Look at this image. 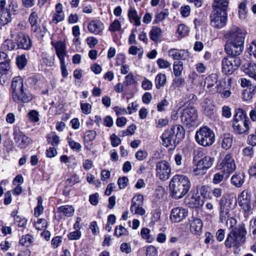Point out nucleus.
Here are the masks:
<instances>
[{"instance_id":"20","label":"nucleus","mask_w":256,"mask_h":256,"mask_svg":"<svg viewBox=\"0 0 256 256\" xmlns=\"http://www.w3.org/2000/svg\"><path fill=\"white\" fill-rule=\"evenodd\" d=\"M188 214V210L182 207H176L172 208L170 212V219L175 222H180L185 218Z\"/></svg>"},{"instance_id":"34","label":"nucleus","mask_w":256,"mask_h":256,"mask_svg":"<svg viewBox=\"0 0 256 256\" xmlns=\"http://www.w3.org/2000/svg\"><path fill=\"white\" fill-rule=\"evenodd\" d=\"M168 130L174 131V136L178 140L177 143L184 138L185 130L184 128L180 124L173 126L170 128H168Z\"/></svg>"},{"instance_id":"16","label":"nucleus","mask_w":256,"mask_h":256,"mask_svg":"<svg viewBox=\"0 0 256 256\" xmlns=\"http://www.w3.org/2000/svg\"><path fill=\"white\" fill-rule=\"evenodd\" d=\"M232 80L228 78L220 80V81L219 86H217V88L215 89V93H218L220 96L222 98H227L230 96L232 92L230 90L232 87Z\"/></svg>"},{"instance_id":"42","label":"nucleus","mask_w":256,"mask_h":256,"mask_svg":"<svg viewBox=\"0 0 256 256\" xmlns=\"http://www.w3.org/2000/svg\"><path fill=\"white\" fill-rule=\"evenodd\" d=\"M230 208H220V221L222 223L226 222V220L230 216Z\"/></svg>"},{"instance_id":"43","label":"nucleus","mask_w":256,"mask_h":256,"mask_svg":"<svg viewBox=\"0 0 256 256\" xmlns=\"http://www.w3.org/2000/svg\"><path fill=\"white\" fill-rule=\"evenodd\" d=\"M142 238L146 240L147 242H151L154 238L150 234V230L147 228H143L140 232Z\"/></svg>"},{"instance_id":"23","label":"nucleus","mask_w":256,"mask_h":256,"mask_svg":"<svg viewBox=\"0 0 256 256\" xmlns=\"http://www.w3.org/2000/svg\"><path fill=\"white\" fill-rule=\"evenodd\" d=\"M190 230L195 235L200 236L202 233L203 223L202 221L194 217H191L189 220Z\"/></svg>"},{"instance_id":"22","label":"nucleus","mask_w":256,"mask_h":256,"mask_svg":"<svg viewBox=\"0 0 256 256\" xmlns=\"http://www.w3.org/2000/svg\"><path fill=\"white\" fill-rule=\"evenodd\" d=\"M244 44L231 42H228L226 44L224 50L228 56H237L240 55L243 50Z\"/></svg>"},{"instance_id":"27","label":"nucleus","mask_w":256,"mask_h":256,"mask_svg":"<svg viewBox=\"0 0 256 256\" xmlns=\"http://www.w3.org/2000/svg\"><path fill=\"white\" fill-rule=\"evenodd\" d=\"M244 72L250 78L256 80V64L252 62H246L242 65Z\"/></svg>"},{"instance_id":"46","label":"nucleus","mask_w":256,"mask_h":256,"mask_svg":"<svg viewBox=\"0 0 256 256\" xmlns=\"http://www.w3.org/2000/svg\"><path fill=\"white\" fill-rule=\"evenodd\" d=\"M246 2L245 1L240 2L238 6V14L240 19H244L246 16Z\"/></svg>"},{"instance_id":"32","label":"nucleus","mask_w":256,"mask_h":256,"mask_svg":"<svg viewBox=\"0 0 256 256\" xmlns=\"http://www.w3.org/2000/svg\"><path fill=\"white\" fill-rule=\"evenodd\" d=\"M62 6L58 3L56 6V12L52 14V22L57 24L62 21L64 18V14L62 11Z\"/></svg>"},{"instance_id":"38","label":"nucleus","mask_w":256,"mask_h":256,"mask_svg":"<svg viewBox=\"0 0 256 256\" xmlns=\"http://www.w3.org/2000/svg\"><path fill=\"white\" fill-rule=\"evenodd\" d=\"M162 32L160 28L158 26H153L150 32V38L155 42H158L160 38Z\"/></svg>"},{"instance_id":"14","label":"nucleus","mask_w":256,"mask_h":256,"mask_svg":"<svg viewBox=\"0 0 256 256\" xmlns=\"http://www.w3.org/2000/svg\"><path fill=\"white\" fill-rule=\"evenodd\" d=\"M13 136L16 146L20 148H26L32 142L31 138L21 132L18 128H14Z\"/></svg>"},{"instance_id":"60","label":"nucleus","mask_w":256,"mask_h":256,"mask_svg":"<svg viewBox=\"0 0 256 256\" xmlns=\"http://www.w3.org/2000/svg\"><path fill=\"white\" fill-rule=\"evenodd\" d=\"M82 234L80 230H75L70 232L68 235V237L70 240H78L80 238Z\"/></svg>"},{"instance_id":"33","label":"nucleus","mask_w":256,"mask_h":256,"mask_svg":"<svg viewBox=\"0 0 256 256\" xmlns=\"http://www.w3.org/2000/svg\"><path fill=\"white\" fill-rule=\"evenodd\" d=\"M202 104L203 113L208 116L212 117L214 109V105L212 100L206 99Z\"/></svg>"},{"instance_id":"52","label":"nucleus","mask_w":256,"mask_h":256,"mask_svg":"<svg viewBox=\"0 0 256 256\" xmlns=\"http://www.w3.org/2000/svg\"><path fill=\"white\" fill-rule=\"evenodd\" d=\"M33 237L30 234L23 236L20 240V243L24 246H28L32 242Z\"/></svg>"},{"instance_id":"55","label":"nucleus","mask_w":256,"mask_h":256,"mask_svg":"<svg viewBox=\"0 0 256 256\" xmlns=\"http://www.w3.org/2000/svg\"><path fill=\"white\" fill-rule=\"evenodd\" d=\"M232 138L230 136L224 137L222 142V146L226 149H229L232 146Z\"/></svg>"},{"instance_id":"15","label":"nucleus","mask_w":256,"mask_h":256,"mask_svg":"<svg viewBox=\"0 0 256 256\" xmlns=\"http://www.w3.org/2000/svg\"><path fill=\"white\" fill-rule=\"evenodd\" d=\"M238 203L240 206L245 212L252 210V194L248 190H244L238 196Z\"/></svg>"},{"instance_id":"41","label":"nucleus","mask_w":256,"mask_h":256,"mask_svg":"<svg viewBox=\"0 0 256 256\" xmlns=\"http://www.w3.org/2000/svg\"><path fill=\"white\" fill-rule=\"evenodd\" d=\"M183 62L181 61L175 62L174 64L173 70L174 73L176 76H179L182 74L183 70Z\"/></svg>"},{"instance_id":"13","label":"nucleus","mask_w":256,"mask_h":256,"mask_svg":"<svg viewBox=\"0 0 256 256\" xmlns=\"http://www.w3.org/2000/svg\"><path fill=\"white\" fill-rule=\"evenodd\" d=\"M28 21L31 26L32 31L38 36L43 38L46 33V29L44 26L41 28L40 26L38 24L40 20L38 14L36 12H32L30 14Z\"/></svg>"},{"instance_id":"61","label":"nucleus","mask_w":256,"mask_h":256,"mask_svg":"<svg viewBox=\"0 0 256 256\" xmlns=\"http://www.w3.org/2000/svg\"><path fill=\"white\" fill-rule=\"evenodd\" d=\"M121 26L120 22L118 20H115L112 23L109 27V30L111 32H116L120 30Z\"/></svg>"},{"instance_id":"4","label":"nucleus","mask_w":256,"mask_h":256,"mask_svg":"<svg viewBox=\"0 0 256 256\" xmlns=\"http://www.w3.org/2000/svg\"><path fill=\"white\" fill-rule=\"evenodd\" d=\"M250 123L244 110L242 108L237 109L232 124L234 131L238 134H248Z\"/></svg>"},{"instance_id":"57","label":"nucleus","mask_w":256,"mask_h":256,"mask_svg":"<svg viewBox=\"0 0 256 256\" xmlns=\"http://www.w3.org/2000/svg\"><path fill=\"white\" fill-rule=\"evenodd\" d=\"M35 227L38 230H42L44 228H46L47 226V222L45 219H39L35 223Z\"/></svg>"},{"instance_id":"51","label":"nucleus","mask_w":256,"mask_h":256,"mask_svg":"<svg viewBox=\"0 0 256 256\" xmlns=\"http://www.w3.org/2000/svg\"><path fill=\"white\" fill-rule=\"evenodd\" d=\"M67 142L72 150L76 152H79L81 150L82 146L80 144L76 142L72 138L68 137Z\"/></svg>"},{"instance_id":"53","label":"nucleus","mask_w":256,"mask_h":256,"mask_svg":"<svg viewBox=\"0 0 256 256\" xmlns=\"http://www.w3.org/2000/svg\"><path fill=\"white\" fill-rule=\"evenodd\" d=\"M114 234L118 237H120L122 236H128V232L125 228L120 225L116 227Z\"/></svg>"},{"instance_id":"8","label":"nucleus","mask_w":256,"mask_h":256,"mask_svg":"<svg viewBox=\"0 0 256 256\" xmlns=\"http://www.w3.org/2000/svg\"><path fill=\"white\" fill-rule=\"evenodd\" d=\"M10 36L16 42L17 49L28 50L32 48V41L30 36L24 32H20L14 34L11 31Z\"/></svg>"},{"instance_id":"30","label":"nucleus","mask_w":256,"mask_h":256,"mask_svg":"<svg viewBox=\"0 0 256 256\" xmlns=\"http://www.w3.org/2000/svg\"><path fill=\"white\" fill-rule=\"evenodd\" d=\"M245 177V174L243 172H236L232 176L230 182L236 188H240L244 182Z\"/></svg>"},{"instance_id":"39","label":"nucleus","mask_w":256,"mask_h":256,"mask_svg":"<svg viewBox=\"0 0 256 256\" xmlns=\"http://www.w3.org/2000/svg\"><path fill=\"white\" fill-rule=\"evenodd\" d=\"M204 204L203 200L198 196H192L190 199L188 204L190 207L196 208L202 206Z\"/></svg>"},{"instance_id":"35","label":"nucleus","mask_w":256,"mask_h":256,"mask_svg":"<svg viewBox=\"0 0 256 256\" xmlns=\"http://www.w3.org/2000/svg\"><path fill=\"white\" fill-rule=\"evenodd\" d=\"M128 15L130 22H134L136 26L140 25V17L138 16L137 12L135 9L130 8L128 10Z\"/></svg>"},{"instance_id":"29","label":"nucleus","mask_w":256,"mask_h":256,"mask_svg":"<svg viewBox=\"0 0 256 256\" xmlns=\"http://www.w3.org/2000/svg\"><path fill=\"white\" fill-rule=\"evenodd\" d=\"M96 134V132L94 130L85 132L84 136V142L86 148L90 150L92 148V142L95 140Z\"/></svg>"},{"instance_id":"21","label":"nucleus","mask_w":256,"mask_h":256,"mask_svg":"<svg viewBox=\"0 0 256 256\" xmlns=\"http://www.w3.org/2000/svg\"><path fill=\"white\" fill-rule=\"evenodd\" d=\"M6 0H0V24L5 25L12 20L10 10L6 6Z\"/></svg>"},{"instance_id":"25","label":"nucleus","mask_w":256,"mask_h":256,"mask_svg":"<svg viewBox=\"0 0 256 256\" xmlns=\"http://www.w3.org/2000/svg\"><path fill=\"white\" fill-rule=\"evenodd\" d=\"M51 44L54 48L56 54L60 60H64V57L66 54V43L62 40L57 42L52 41Z\"/></svg>"},{"instance_id":"3","label":"nucleus","mask_w":256,"mask_h":256,"mask_svg":"<svg viewBox=\"0 0 256 256\" xmlns=\"http://www.w3.org/2000/svg\"><path fill=\"white\" fill-rule=\"evenodd\" d=\"M231 230L224 242V245L228 248L236 246L242 244L246 240V231L244 225L237 226H231Z\"/></svg>"},{"instance_id":"44","label":"nucleus","mask_w":256,"mask_h":256,"mask_svg":"<svg viewBox=\"0 0 256 256\" xmlns=\"http://www.w3.org/2000/svg\"><path fill=\"white\" fill-rule=\"evenodd\" d=\"M38 204L34 208V216L36 217L39 216L44 211V208L42 206V198L41 196H39L37 198Z\"/></svg>"},{"instance_id":"50","label":"nucleus","mask_w":256,"mask_h":256,"mask_svg":"<svg viewBox=\"0 0 256 256\" xmlns=\"http://www.w3.org/2000/svg\"><path fill=\"white\" fill-rule=\"evenodd\" d=\"M16 64L20 69L24 68L27 64V60L25 54H22L17 56Z\"/></svg>"},{"instance_id":"56","label":"nucleus","mask_w":256,"mask_h":256,"mask_svg":"<svg viewBox=\"0 0 256 256\" xmlns=\"http://www.w3.org/2000/svg\"><path fill=\"white\" fill-rule=\"evenodd\" d=\"M254 90H251V88L250 90H244L242 94V98L244 100H250L254 94L253 92Z\"/></svg>"},{"instance_id":"28","label":"nucleus","mask_w":256,"mask_h":256,"mask_svg":"<svg viewBox=\"0 0 256 256\" xmlns=\"http://www.w3.org/2000/svg\"><path fill=\"white\" fill-rule=\"evenodd\" d=\"M88 28L91 33L98 34L102 32L104 26L100 20H94L90 22Z\"/></svg>"},{"instance_id":"9","label":"nucleus","mask_w":256,"mask_h":256,"mask_svg":"<svg viewBox=\"0 0 256 256\" xmlns=\"http://www.w3.org/2000/svg\"><path fill=\"white\" fill-rule=\"evenodd\" d=\"M198 118V111L194 107L189 106L184 108L181 112L182 122L188 128L194 126Z\"/></svg>"},{"instance_id":"48","label":"nucleus","mask_w":256,"mask_h":256,"mask_svg":"<svg viewBox=\"0 0 256 256\" xmlns=\"http://www.w3.org/2000/svg\"><path fill=\"white\" fill-rule=\"evenodd\" d=\"M12 216H14V222L18 226L25 228L26 225L27 220L24 218L20 217L18 216H15L14 212L12 214Z\"/></svg>"},{"instance_id":"54","label":"nucleus","mask_w":256,"mask_h":256,"mask_svg":"<svg viewBox=\"0 0 256 256\" xmlns=\"http://www.w3.org/2000/svg\"><path fill=\"white\" fill-rule=\"evenodd\" d=\"M28 118L30 122H36L39 120L38 112L36 110H32L28 113Z\"/></svg>"},{"instance_id":"24","label":"nucleus","mask_w":256,"mask_h":256,"mask_svg":"<svg viewBox=\"0 0 256 256\" xmlns=\"http://www.w3.org/2000/svg\"><path fill=\"white\" fill-rule=\"evenodd\" d=\"M174 132L172 130H168V129L164 132L162 136V144L164 146L166 147L170 146H176L177 140L174 138Z\"/></svg>"},{"instance_id":"1","label":"nucleus","mask_w":256,"mask_h":256,"mask_svg":"<svg viewBox=\"0 0 256 256\" xmlns=\"http://www.w3.org/2000/svg\"><path fill=\"white\" fill-rule=\"evenodd\" d=\"M11 94L12 100L18 104L28 103L33 98L28 85L24 84L23 78L20 76H15L12 78Z\"/></svg>"},{"instance_id":"62","label":"nucleus","mask_w":256,"mask_h":256,"mask_svg":"<svg viewBox=\"0 0 256 256\" xmlns=\"http://www.w3.org/2000/svg\"><path fill=\"white\" fill-rule=\"evenodd\" d=\"M8 10H10V12L14 14H16L18 12V4L16 2L12 1L8 4Z\"/></svg>"},{"instance_id":"59","label":"nucleus","mask_w":256,"mask_h":256,"mask_svg":"<svg viewBox=\"0 0 256 256\" xmlns=\"http://www.w3.org/2000/svg\"><path fill=\"white\" fill-rule=\"evenodd\" d=\"M169 105V102L166 99L162 100L157 104V109L159 112H162L166 110V107Z\"/></svg>"},{"instance_id":"17","label":"nucleus","mask_w":256,"mask_h":256,"mask_svg":"<svg viewBox=\"0 0 256 256\" xmlns=\"http://www.w3.org/2000/svg\"><path fill=\"white\" fill-rule=\"evenodd\" d=\"M144 197L142 194H138L134 196L132 199V205L130 211L133 214L143 216L146 211L142 208L144 204Z\"/></svg>"},{"instance_id":"36","label":"nucleus","mask_w":256,"mask_h":256,"mask_svg":"<svg viewBox=\"0 0 256 256\" xmlns=\"http://www.w3.org/2000/svg\"><path fill=\"white\" fill-rule=\"evenodd\" d=\"M58 212L67 217H70L74 214V210L72 206L66 205L60 206Z\"/></svg>"},{"instance_id":"26","label":"nucleus","mask_w":256,"mask_h":256,"mask_svg":"<svg viewBox=\"0 0 256 256\" xmlns=\"http://www.w3.org/2000/svg\"><path fill=\"white\" fill-rule=\"evenodd\" d=\"M229 2V0H214L213 12L227 14Z\"/></svg>"},{"instance_id":"18","label":"nucleus","mask_w":256,"mask_h":256,"mask_svg":"<svg viewBox=\"0 0 256 256\" xmlns=\"http://www.w3.org/2000/svg\"><path fill=\"white\" fill-rule=\"evenodd\" d=\"M228 14L213 12L210 15V24L216 28H221L226 24Z\"/></svg>"},{"instance_id":"6","label":"nucleus","mask_w":256,"mask_h":256,"mask_svg":"<svg viewBox=\"0 0 256 256\" xmlns=\"http://www.w3.org/2000/svg\"><path fill=\"white\" fill-rule=\"evenodd\" d=\"M193 162L194 166L192 170V173L196 176H202L212 166L214 159L209 156H206L200 160H198L196 155L194 156Z\"/></svg>"},{"instance_id":"64","label":"nucleus","mask_w":256,"mask_h":256,"mask_svg":"<svg viewBox=\"0 0 256 256\" xmlns=\"http://www.w3.org/2000/svg\"><path fill=\"white\" fill-rule=\"evenodd\" d=\"M148 156V152L146 150H138L135 154L136 158L138 160L145 159Z\"/></svg>"},{"instance_id":"37","label":"nucleus","mask_w":256,"mask_h":256,"mask_svg":"<svg viewBox=\"0 0 256 256\" xmlns=\"http://www.w3.org/2000/svg\"><path fill=\"white\" fill-rule=\"evenodd\" d=\"M16 46V42L14 40V38L6 39L4 41L1 46V48L4 51L6 50H13Z\"/></svg>"},{"instance_id":"49","label":"nucleus","mask_w":256,"mask_h":256,"mask_svg":"<svg viewBox=\"0 0 256 256\" xmlns=\"http://www.w3.org/2000/svg\"><path fill=\"white\" fill-rule=\"evenodd\" d=\"M136 84V77L132 73H130L126 76L124 84L125 86L134 85Z\"/></svg>"},{"instance_id":"12","label":"nucleus","mask_w":256,"mask_h":256,"mask_svg":"<svg viewBox=\"0 0 256 256\" xmlns=\"http://www.w3.org/2000/svg\"><path fill=\"white\" fill-rule=\"evenodd\" d=\"M244 32L237 26H232L226 33L225 37L228 41L240 44H244Z\"/></svg>"},{"instance_id":"40","label":"nucleus","mask_w":256,"mask_h":256,"mask_svg":"<svg viewBox=\"0 0 256 256\" xmlns=\"http://www.w3.org/2000/svg\"><path fill=\"white\" fill-rule=\"evenodd\" d=\"M166 80V76L163 74H158L155 78V85L158 89H160L161 87L164 86Z\"/></svg>"},{"instance_id":"11","label":"nucleus","mask_w":256,"mask_h":256,"mask_svg":"<svg viewBox=\"0 0 256 256\" xmlns=\"http://www.w3.org/2000/svg\"><path fill=\"white\" fill-rule=\"evenodd\" d=\"M156 176L160 180H168L171 174V168L170 164L166 160H162L156 164Z\"/></svg>"},{"instance_id":"58","label":"nucleus","mask_w":256,"mask_h":256,"mask_svg":"<svg viewBox=\"0 0 256 256\" xmlns=\"http://www.w3.org/2000/svg\"><path fill=\"white\" fill-rule=\"evenodd\" d=\"M226 178V175L224 173L221 174L220 172L216 173L213 176L212 182L214 184H218L222 181L224 178Z\"/></svg>"},{"instance_id":"19","label":"nucleus","mask_w":256,"mask_h":256,"mask_svg":"<svg viewBox=\"0 0 256 256\" xmlns=\"http://www.w3.org/2000/svg\"><path fill=\"white\" fill-rule=\"evenodd\" d=\"M218 76L216 74H212L206 78L204 86L210 92L214 94V90L217 88V86H219L220 80H218Z\"/></svg>"},{"instance_id":"5","label":"nucleus","mask_w":256,"mask_h":256,"mask_svg":"<svg viewBox=\"0 0 256 256\" xmlns=\"http://www.w3.org/2000/svg\"><path fill=\"white\" fill-rule=\"evenodd\" d=\"M195 138L199 144L204 146H208L212 145L214 142L215 134L208 126H204L196 132Z\"/></svg>"},{"instance_id":"31","label":"nucleus","mask_w":256,"mask_h":256,"mask_svg":"<svg viewBox=\"0 0 256 256\" xmlns=\"http://www.w3.org/2000/svg\"><path fill=\"white\" fill-rule=\"evenodd\" d=\"M168 54L170 56L176 60H184L188 56V52L184 50L170 49Z\"/></svg>"},{"instance_id":"45","label":"nucleus","mask_w":256,"mask_h":256,"mask_svg":"<svg viewBox=\"0 0 256 256\" xmlns=\"http://www.w3.org/2000/svg\"><path fill=\"white\" fill-rule=\"evenodd\" d=\"M188 28L184 24H180L178 26L177 33L181 38L186 36L189 32Z\"/></svg>"},{"instance_id":"10","label":"nucleus","mask_w":256,"mask_h":256,"mask_svg":"<svg viewBox=\"0 0 256 256\" xmlns=\"http://www.w3.org/2000/svg\"><path fill=\"white\" fill-rule=\"evenodd\" d=\"M216 168L224 173L226 178H227L236 168L235 161L232 155L230 154H226L224 159L218 164Z\"/></svg>"},{"instance_id":"2","label":"nucleus","mask_w":256,"mask_h":256,"mask_svg":"<svg viewBox=\"0 0 256 256\" xmlns=\"http://www.w3.org/2000/svg\"><path fill=\"white\" fill-rule=\"evenodd\" d=\"M169 186L170 196L175 199H180L188 192L191 184L186 176L176 174L172 177Z\"/></svg>"},{"instance_id":"47","label":"nucleus","mask_w":256,"mask_h":256,"mask_svg":"<svg viewBox=\"0 0 256 256\" xmlns=\"http://www.w3.org/2000/svg\"><path fill=\"white\" fill-rule=\"evenodd\" d=\"M47 141L48 143L50 144L53 146H58L60 142V137L56 134H48Z\"/></svg>"},{"instance_id":"7","label":"nucleus","mask_w":256,"mask_h":256,"mask_svg":"<svg viewBox=\"0 0 256 256\" xmlns=\"http://www.w3.org/2000/svg\"><path fill=\"white\" fill-rule=\"evenodd\" d=\"M242 61L238 56H227L222 60V72L226 74H231L240 66Z\"/></svg>"},{"instance_id":"63","label":"nucleus","mask_w":256,"mask_h":256,"mask_svg":"<svg viewBox=\"0 0 256 256\" xmlns=\"http://www.w3.org/2000/svg\"><path fill=\"white\" fill-rule=\"evenodd\" d=\"M248 52L250 56L256 58V42H252L248 48Z\"/></svg>"}]
</instances>
